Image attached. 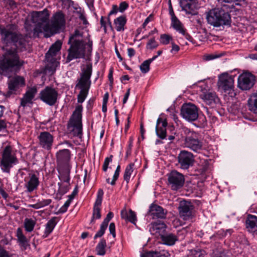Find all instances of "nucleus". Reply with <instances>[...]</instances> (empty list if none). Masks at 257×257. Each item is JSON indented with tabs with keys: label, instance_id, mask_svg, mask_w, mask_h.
Returning <instances> with one entry per match:
<instances>
[{
	"label": "nucleus",
	"instance_id": "nucleus-41",
	"mask_svg": "<svg viewBox=\"0 0 257 257\" xmlns=\"http://www.w3.org/2000/svg\"><path fill=\"white\" fill-rule=\"evenodd\" d=\"M225 54V52H215L212 54L204 55L203 59L205 61H209L224 56Z\"/></svg>",
	"mask_w": 257,
	"mask_h": 257
},
{
	"label": "nucleus",
	"instance_id": "nucleus-36",
	"mask_svg": "<svg viewBox=\"0 0 257 257\" xmlns=\"http://www.w3.org/2000/svg\"><path fill=\"white\" fill-rule=\"evenodd\" d=\"M157 58V56H154L152 58L149 59L144 61L140 66V68L141 72L145 74L148 72L150 70V64Z\"/></svg>",
	"mask_w": 257,
	"mask_h": 257
},
{
	"label": "nucleus",
	"instance_id": "nucleus-59",
	"mask_svg": "<svg viewBox=\"0 0 257 257\" xmlns=\"http://www.w3.org/2000/svg\"><path fill=\"white\" fill-rule=\"evenodd\" d=\"M58 185L60 186L58 192L62 195L65 194L69 190V188L67 186L64 187H60V183H58Z\"/></svg>",
	"mask_w": 257,
	"mask_h": 257
},
{
	"label": "nucleus",
	"instance_id": "nucleus-34",
	"mask_svg": "<svg viewBox=\"0 0 257 257\" xmlns=\"http://www.w3.org/2000/svg\"><path fill=\"white\" fill-rule=\"evenodd\" d=\"M81 70L82 73L80 75V77L86 79H90L92 72V64L91 63H87L85 67L82 68Z\"/></svg>",
	"mask_w": 257,
	"mask_h": 257
},
{
	"label": "nucleus",
	"instance_id": "nucleus-55",
	"mask_svg": "<svg viewBox=\"0 0 257 257\" xmlns=\"http://www.w3.org/2000/svg\"><path fill=\"white\" fill-rule=\"evenodd\" d=\"M204 251L200 249L194 250L192 251V254L194 257H203Z\"/></svg>",
	"mask_w": 257,
	"mask_h": 257
},
{
	"label": "nucleus",
	"instance_id": "nucleus-42",
	"mask_svg": "<svg viewBox=\"0 0 257 257\" xmlns=\"http://www.w3.org/2000/svg\"><path fill=\"white\" fill-rule=\"evenodd\" d=\"M36 224V221L32 219L26 218L24 221L25 230L29 232L32 231Z\"/></svg>",
	"mask_w": 257,
	"mask_h": 257
},
{
	"label": "nucleus",
	"instance_id": "nucleus-8",
	"mask_svg": "<svg viewBox=\"0 0 257 257\" xmlns=\"http://www.w3.org/2000/svg\"><path fill=\"white\" fill-rule=\"evenodd\" d=\"M0 34L2 40L6 43H18L20 36L17 33V26L9 25L6 27H0Z\"/></svg>",
	"mask_w": 257,
	"mask_h": 257
},
{
	"label": "nucleus",
	"instance_id": "nucleus-3",
	"mask_svg": "<svg viewBox=\"0 0 257 257\" xmlns=\"http://www.w3.org/2000/svg\"><path fill=\"white\" fill-rule=\"evenodd\" d=\"M206 19L208 24L216 27L229 25L231 22L229 13L221 8H215L208 12Z\"/></svg>",
	"mask_w": 257,
	"mask_h": 257
},
{
	"label": "nucleus",
	"instance_id": "nucleus-53",
	"mask_svg": "<svg viewBox=\"0 0 257 257\" xmlns=\"http://www.w3.org/2000/svg\"><path fill=\"white\" fill-rule=\"evenodd\" d=\"M100 24L101 27L103 28L105 32L106 31L107 27H110L108 25V20H107V18H105L103 16H102L100 19Z\"/></svg>",
	"mask_w": 257,
	"mask_h": 257
},
{
	"label": "nucleus",
	"instance_id": "nucleus-14",
	"mask_svg": "<svg viewBox=\"0 0 257 257\" xmlns=\"http://www.w3.org/2000/svg\"><path fill=\"white\" fill-rule=\"evenodd\" d=\"M185 145L196 152H200L202 148V143L199 140L197 134L194 132L189 133L186 137Z\"/></svg>",
	"mask_w": 257,
	"mask_h": 257
},
{
	"label": "nucleus",
	"instance_id": "nucleus-38",
	"mask_svg": "<svg viewBox=\"0 0 257 257\" xmlns=\"http://www.w3.org/2000/svg\"><path fill=\"white\" fill-rule=\"evenodd\" d=\"M248 109L254 113L257 114V96L253 95L248 100Z\"/></svg>",
	"mask_w": 257,
	"mask_h": 257
},
{
	"label": "nucleus",
	"instance_id": "nucleus-11",
	"mask_svg": "<svg viewBox=\"0 0 257 257\" xmlns=\"http://www.w3.org/2000/svg\"><path fill=\"white\" fill-rule=\"evenodd\" d=\"M40 99L50 106H53L56 103L58 93L54 88L47 86L40 93Z\"/></svg>",
	"mask_w": 257,
	"mask_h": 257
},
{
	"label": "nucleus",
	"instance_id": "nucleus-44",
	"mask_svg": "<svg viewBox=\"0 0 257 257\" xmlns=\"http://www.w3.org/2000/svg\"><path fill=\"white\" fill-rule=\"evenodd\" d=\"M65 168L66 169V170L61 174L60 176H59V178L63 181L66 182L67 183H69V181L70 180V177L69 175L70 169L69 167Z\"/></svg>",
	"mask_w": 257,
	"mask_h": 257
},
{
	"label": "nucleus",
	"instance_id": "nucleus-5",
	"mask_svg": "<svg viewBox=\"0 0 257 257\" xmlns=\"http://www.w3.org/2000/svg\"><path fill=\"white\" fill-rule=\"evenodd\" d=\"M82 106L76 107L67 124V128L73 137L81 138L82 135Z\"/></svg>",
	"mask_w": 257,
	"mask_h": 257
},
{
	"label": "nucleus",
	"instance_id": "nucleus-20",
	"mask_svg": "<svg viewBox=\"0 0 257 257\" xmlns=\"http://www.w3.org/2000/svg\"><path fill=\"white\" fill-rule=\"evenodd\" d=\"M71 158V152L68 149L60 150L56 153L57 163L59 168H68Z\"/></svg>",
	"mask_w": 257,
	"mask_h": 257
},
{
	"label": "nucleus",
	"instance_id": "nucleus-7",
	"mask_svg": "<svg viewBox=\"0 0 257 257\" xmlns=\"http://www.w3.org/2000/svg\"><path fill=\"white\" fill-rule=\"evenodd\" d=\"M70 48H91L92 41L89 38L82 40V33L79 30H76L74 33L69 39Z\"/></svg>",
	"mask_w": 257,
	"mask_h": 257
},
{
	"label": "nucleus",
	"instance_id": "nucleus-4",
	"mask_svg": "<svg viewBox=\"0 0 257 257\" xmlns=\"http://www.w3.org/2000/svg\"><path fill=\"white\" fill-rule=\"evenodd\" d=\"M0 167L2 171L10 174L11 169L19 163V160L13 148L10 145L6 146L1 152Z\"/></svg>",
	"mask_w": 257,
	"mask_h": 257
},
{
	"label": "nucleus",
	"instance_id": "nucleus-15",
	"mask_svg": "<svg viewBox=\"0 0 257 257\" xmlns=\"http://www.w3.org/2000/svg\"><path fill=\"white\" fill-rule=\"evenodd\" d=\"M255 77L250 73H243L238 78V87L243 90L250 89L254 84Z\"/></svg>",
	"mask_w": 257,
	"mask_h": 257
},
{
	"label": "nucleus",
	"instance_id": "nucleus-54",
	"mask_svg": "<svg viewBox=\"0 0 257 257\" xmlns=\"http://www.w3.org/2000/svg\"><path fill=\"white\" fill-rule=\"evenodd\" d=\"M92 216L96 219H100L101 216L100 208L93 207Z\"/></svg>",
	"mask_w": 257,
	"mask_h": 257
},
{
	"label": "nucleus",
	"instance_id": "nucleus-31",
	"mask_svg": "<svg viewBox=\"0 0 257 257\" xmlns=\"http://www.w3.org/2000/svg\"><path fill=\"white\" fill-rule=\"evenodd\" d=\"M57 217H53L46 223L44 231L45 237L48 236L52 232L57 224Z\"/></svg>",
	"mask_w": 257,
	"mask_h": 257
},
{
	"label": "nucleus",
	"instance_id": "nucleus-58",
	"mask_svg": "<svg viewBox=\"0 0 257 257\" xmlns=\"http://www.w3.org/2000/svg\"><path fill=\"white\" fill-rule=\"evenodd\" d=\"M128 7L127 3L125 2H121L119 6V11L121 12L124 11Z\"/></svg>",
	"mask_w": 257,
	"mask_h": 257
},
{
	"label": "nucleus",
	"instance_id": "nucleus-17",
	"mask_svg": "<svg viewBox=\"0 0 257 257\" xmlns=\"http://www.w3.org/2000/svg\"><path fill=\"white\" fill-rule=\"evenodd\" d=\"M39 145L44 150L49 151L52 149L54 137L48 132H42L38 136Z\"/></svg>",
	"mask_w": 257,
	"mask_h": 257
},
{
	"label": "nucleus",
	"instance_id": "nucleus-64",
	"mask_svg": "<svg viewBox=\"0 0 257 257\" xmlns=\"http://www.w3.org/2000/svg\"><path fill=\"white\" fill-rule=\"evenodd\" d=\"M0 257H10L7 251L4 249H0Z\"/></svg>",
	"mask_w": 257,
	"mask_h": 257
},
{
	"label": "nucleus",
	"instance_id": "nucleus-39",
	"mask_svg": "<svg viewBox=\"0 0 257 257\" xmlns=\"http://www.w3.org/2000/svg\"><path fill=\"white\" fill-rule=\"evenodd\" d=\"M51 202L52 200L50 199H43L42 200H38L36 204L30 205L29 207L35 209H38L49 205L51 203Z\"/></svg>",
	"mask_w": 257,
	"mask_h": 257
},
{
	"label": "nucleus",
	"instance_id": "nucleus-48",
	"mask_svg": "<svg viewBox=\"0 0 257 257\" xmlns=\"http://www.w3.org/2000/svg\"><path fill=\"white\" fill-rule=\"evenodd\" d=\"M118 8L117 6L113 5L112 6V9L111 10V11L109 12L108 16L107 18V20H108V25L110 26V27H111V23L110 20V16L112 15L116 14L118 12Z\"/></svg>",
	"mask_w": 257,
	"mask_h": 257
},
{
	"label": "nucleus",
	"instance_id": "nucleus-21",
	"mask_svg": "<svg viewBox=\"0 0 257 257\" xmlns=\"http://www.w3.org/2000/svg\"><path fill=\"white\" fill-rule=\"evenodd\" d=\"M167 213V210L158 205L153 203L150 206L148 214L153 218L165 219Z\"/></svg>",
	"mask_w": 257,
	"mask_h": 257
},
{
	"label": "nucleus",
	"instance_id": "nucleus-43",
	"mask_svg": "<svg viewBox=\"0 0 257 257\" xmlns=\"http://www.w3.org/2000/svg\"><path fill=\"white\" fill-rule=\"evenodd\" d=\"M153 228L154 230L160 231L164 230L166 228V225L162 221H157L153 223Z\"/></svg>",
	"mask_w": 257,
	"mask_h": 257
},
{
	"label": "nucleus",
	"instance_id": "nucleus-29",
	"mask_svg": "<svg viewBox=\"0 0 257 257\" xmlns=\"http://www.w3.org/2000/svg\"><path fill=\"white\" fill-rule=\"evenodd\" d=\"M246 227L250 232L257 231V216L248 215L246 220Z\"/></svg>",
	"mask_w": 257,
	"mask_h": 257
},
{
	"label": "nucleus",
	"instance_id": "nucleus-47",
	"mask_svg": "<svg viewBox=\"0 0 257 257\" xmlns=\"http://www.w3.org/2000/svg\"><path fill=\"white\" fill-rule=\"evenodd\" d=\"M120 171V165H118L113 176L112 180L110 182V184L111 185H114L115 184V182L118 179L119 177Z\"/></svg>",
	"mask_w": 257,
	"mask_h": 257
},
{
	"label": "nucleus",
	"instance_id": "nucleus-37",
	"mask_svg": "<svg viewBox=\"0 0 257 257\" xmlns=\"http://www.w3.org/2000/svg\"><path fill=\"white\" fill-rule=\"evenodd\" d=\"M106 247V242L104 238H101L96 247L97 254L99 255H104L105 253V247Z\"/></svg>",
	"mask_w": 257,
	"mask_h": 257
},
{
	"label": "nucleus",
	"instance_id": "nucleus-57",
	"mask_svg": "<svg viewBox=\"0 0 257 257\" xmlns=\"http://www.w3.org/2000/svg\"><path fill=\"white\" fill-rule=\"evenodd\" d=\"M147 45L149 48H156L158 46V44L153 38L149 40L147 43Z\"/></svg>",
	"mask_w": 257,
	"mask_h": 257
},
{
	"label": "nucleus",
	"instance_id": "nucleus-22",
	"mask_svg": "<svg viewBox=\"0 0 257 257\" xmlns=\"http://www.w3.org/2000/svg\"><path fill=\"white\" fill-rule=\"evenodd\" d=\"M168 125L167 119L163 117H159L157 120L156 126V133L157 136L161 139H164L166 137V127Z\"/></svg>",
	"mask_w": 257,
	"mask_h": 257
},
{
	"label": "nucleus",
	"instance_id": "nucleus-61",
	"mask_svg": "<svg viewBox=\"0 0 257 257\" xmlns=\"http://www.w3.org/2000/svg\"><path fill=\"white\" fill-rule=\"evenodd\" d=\"M211 257H228L224 252H214Z\"/></svg>",
	"mask_w": 257,
	"mask_h": 257
},
{
	"label": "nucleus",
	"instance_id": "nucleus-1",
	"mask_svg": "<svg viewBox=\"0 0 257 257\" xmlns=\"http://www.w3.org/2000/svg\"><path fill=\"white\" fill-rule=\"evenodd\" d=\"M49 19V14L46 9L32 14V21L35 24L33 29L34 36H39L40 33H43L45 37H50L59 33L65 26V16L61 12L53 16L50 23Z\"/></svg>",
	"mask_w": 257,
	"mask_h": 257
},
{
	"label": "nucleus",
	"instance_id": "nucleus-12",
	"mask_svg": "<svg viewBox=\"0 0 257 257\" xmlns=\"http://www.w3.org/2000/svg\"><path fill=\"white\" fill-rule=\"evenodd\" d=\"M181 115L189 121H195L198 117V108L191 103H185L181 107Z\"/></svg>",
	"mask_w": 257,
	"mask_h": 257
},
{
	"label": "nucleus",
	"instance_id": "nucleus-26",
	"mask_svg": "<svg viewBox=\"0 0 257 257\" xmlns=\"http://www.w3.org/2000/svg\"><path fill=\"white\" fill-rule=\"evenodd\" d=\"M37 92L36 87H33L29 89L24 94L23 97L21 100V105L25 107L28 103H32L33 99Z\"/></svg>",
	"mask_w": 257,
	"mask_h": 257
},
{
	"label": "nucleus",
	"instance_id": "nucleus-30",
	"mask_svg": "<svg viewBox=\"0 0 257 257\" xmlns=\"http://www.w3.org/2000/svg\"><path fill=\"white\" fill-rule=\"evenodd\" d=\"M17 237L20 245L23 247L24 249H26L30 245L26 237L23 234L22 229L20 227L17 230Z\"/></svg>",
	"mask_w": 257,
	"mask_h": 257
},
{
	"label": "nucleus",
	"instance_id": "nucleus-13",
	"mask_svg": "<svg viewBox=\"0 0 257 257\" xmlns=\"http://www.w3.org/2000/svg\"><path fill=\"white\" fill-rule=\"evenodd\" d=\"M178 163L180 168L187 170L194 165L195 162L193 154L187 151H181L177 157Z\"/></svg>",
	"mask_w": 257,
	"mask_h": 257
},
{
	"label": "nucleus",
	"instance_id": "nucleus-40",
	"mask_svg": "<svg viewBox=\"0 0 257 257\" xmlns=\"http://www.w3.org/2000/svg\"><path fill=\"white\" fill-rule=\"evenodd\" d=\"M134 163H132L127 165L125 168L123 174V179L126 182V183H128L130 181L131 176L134 171Z\"/></svg>",
	"mask_w": 257,
	"mask_h": 257
},
{
	"label": "nucleus",
	"instance_id": "nucleus-50",
	"mask_svg": "<svg viewBox=\"0 0 257 257\" xmlns=\"http://www.w3.org/2000/svg\"><path fill=\"white\" fill-rule=\"evenodd\" d=\"M71 200L69 199L65 202L63 206H62L58 210V213H64L66 212L67 210L68 207L69 206Z\"/></svg>",
	"mask_w": 257,
	"mask_h": 257
},
{
	"label": "nucleus",
	"instance_id": "nucleus-63",
	"mask_svg": "<svg viewBox=\"0 0 257 257\" xmlns=\"http://www.w3.org/2000/svg\"><path fill=\"white\" fill-rule=\"evenodd\" d=\"M156 253L155 252H148L142 254L141 257H157L156 256Z\"/></svg>",
	"mask_w": 257,
	"mask_h": 257
},
{
	"label": "nucleus",
	"instance_id": "nucleus-19",
	"mask_svg": "<svg viewBox=\"0 0 257 257\" xmlns=\"http://www.w3.org/2000/svg\"><path fill=\"white\" fill-rule=\"evenodd\" d=\"M186 233V229L183 228L178 231L177 235L173 233H169L161 235L160 238L163 244L169 246H172L179 240V237L180 235H182V238H183Z\"/></svg>",
	"mask_w": 257,
	"mask_h": 257
},
{
	"label": "nucleus",
	"instance_id": "nucleus-16",
	"mask_svg": "<svg viewBox=\"0 0 257 257\" xmlns=\"http://www.w3.org/2000/svg\"><path fill=\"white\" fill-rule=\"evenodd\" d=\"M194 206L190 201H183L180 202L178 207L179 215L184 220L191 219L193 217Z\"/></svg>",
	"mask_w": 257,
	"mask_h": 257
},
{
	"label": "nucleus",
	"instance_id": "nucleus-52",
	"mask_svg": "<svg viewBox=\"0 0 257 257\" xmlns=\"http://www.w3.org/2000/svg\"><path fill=\"white\" fill-rule=\"evenodd\" d=\"M107 228L100 225V229L96 232L94 236V239H96L98 237H101L105 233V230Z\"/></svg>",
	"mask_w": 257,
	"mask_h": 257
},
{
	"label": "nucleus",
	"instance_id": "nucleus-51",
	"mask_svg": "<svg viewBox=\"0 0 257 257\" xmlns=\"http://www.w3.org/2000/svg\"><path fill=\"white\" fill-rule=\"evenodd\" d=\"M155 253H156V256L157 257H171V254L169 253L168 250H162L159 252L155 251Z\"/></svg>",
	"mask_w": 257,
	"mask_h": 257
},
{
	"label": "nucleus",
	"instance_id": "nucleus-10",
	"mask_svg": "<svg viewBox=\"0 0 257 257\" xmlns=\"http://www.w3.org/2000/svg\"><path fill=\"white\" fill-rule=\"evenodd\" d=\"M217 85L219 89L230 94L234 88V77L226 73L219 75Z\"/></svg>",
	"mask_w": 257,
	"mask_h": 257
},
{
	"label": "nucleus",
	"instance_id": "nucleus-46",
	"mask_svg": "<svg viewBox=\"0 0 257 257\" xmlns=\"http://www.w3.org/2000/svg\"><path fill=\"white\" fill-rule=\"evenodd\" d=\"M88 91H87V90H80V91L79 92V93L77 96L78 102L82 103L83 102H84L88 94Z\"/></svg>",
	"mask_w": 257,
	"mask_h": 257
},
{
	"label": "nucleus",
	"instance_id": "nucleus-56",
	"mask_svg": "<svg viewBox=\"0 0 257 257\" xmlns=\"http://www.w3.org/2000/svg\"><path fill=\"white\" fill-rule=\"evenodd\" d=\"M109 230L110 233L112 235V236L115 238L116 236L115 234V225L114 223L111 222L110 223L109 226Z\"/></svg>",
	"mask_w": 257,
	"mask_h": 257
},
{
	"label": "nucleus",
	"instance_id": "nucleus-32",
	"mask_svg": "<svg viewBox=\"0 0 257 257\" xmlns=\"http://www.w3.org/2000/svg\"><path fill=\"white\" fill-rule=\"evenodd\" d=\"M121 216L122 218L125 219L130 222L135 224L137 220L136 213L132 210L130 209L128 212L126 210H122L121 211Z\"/></svg>",
	"mask_w": 257,
	"mask_h": 257
},
{
	"label": "nucleus",
	"instance_id": "nucleus-62",
	"mask_svg": "<svg viewBox=\"0 0 257 257\" xmlns=\"http://www.w3.org/2000/svg\"><path fill=\"white\" fill-rule=\"evenodd\" d=\"M78 193V189H77V187L76 186L75 189L73 190L72 193H71V194L69 195L68 197V199L70 200H72L74 197H75V196Z\"/></svg>",
	"mask_w": 257,
	"mask_h": 257
},
{
	"label": "nucleus",
	"instance_id": "nucleus-49",
	"mask_svg": "<svg viewBox=\"0 0 257 257\" xmlns=\"http://www.w3.org/2000/svg\"><path fill=\"white\" fill-rule=\"evenodd\" d=\"M113 156L110 155L109 157H106L104 161L102 170L104 172H106L108 169V165L110 162H112Z\"/></svg>",
	"mask_w": 257,
	"mask_h": 257
},
{
	"label": "nucleus",
	"instance_id": "nucleus-25",
	"mask_svg": "<svg viewBox=\"0 0 257 257\" xmlns=\"http://www.w3.org/2000/svg\"><path fill=\"white\" fill-rule=\"evenodd\" d=\"M25 181L26 182L25 187L27 189L26 191L28 193H31L37 189L40 184L39 178L35 174H30L29 180L26 182L25 179Z\"/></svg>",
	"mask_w": 257,
	"mask_h": 257
},
{
	"label": "nucleus",
	"instance_id": "nucleus-27",
	"mask_svg": "<svg viewBox=\"0 0 257 257\" xmlns=\"http://www.w3.org/2000/svg\"><path fill=\"white\" fill-rule=\"evenodd\" d=\"M85 49H68V55L67 57V62L74 59L84 58L86 60L89 59V56H85Z\"/></svg>",
	"mask_w": 257,
	"mask_h": 257
},
{
	"label": "nucleus",
	"instance_id": "nucleus-35",
	"mask_svg": "<svg viewBox=\"0 0 257 257\" xmlns=\"http://www.w3.org/2000/svg\"><path fill=\"white\" fill-rule=\"evenodd\" d=\"M126 23V18L124 16H120L114 20V24L117 31L124 30V26Z\"/></svg>",
	"mask_w": 257,
	"mask_h": 257
},
{
	"label": "nucleus",
	"instance_id": "nucleus-18",
	"mask_svg": "<svg viewBox=\"0 0 257 257\" xmlns=\"http://www.w3.org/2000/svg\"><path fill=\"white\" fill-rule=\"evenodd\" d=\"M25 83V79L23 77L16 76L12 78L8 82L9 90L5 94L6 97H10L20 87L24 86Z\"/></svg>",
	"mask_w": 257,
	"mask_h": 257
},
{
	"label": "nucleus",
	"instance_id": "nucleus-6",
	"mask_svg": "<svg viewBox=\"0 0 257 257\" xmlns=\"http://www.w3.org/2000/svg\"><path fill=\"white\" fill-rule=\"evenodd\" d=\"M60 49H49L45 55L46 65L45 67L46 71L53 74L57 67L59 65V60L60 59Z\"/></svg>",
	"mask_w": 257,
	"mask_h": 257
},
{
	"label": "nucleus",
	"instance_id": "nucleus-2",
	"mask_svg": "<svg viewBox=\"0 0 257 257\" xmlns=\"http://www.w3.org/2000/svg\"><path fill=\"white\" fill-rule=\"evenodd\" d=\"M17 49H8L3 55V59L0 60V73L12 72L19 69L24 62L20 59Z\"/></svg>",
	"mask_w": 257,
	"mask_h": 257
},
{
	"label": "nucleus",
	"instance_id": "nucleus-45",
	"mask_svg": "<svg viewBox=\"0 0 257 257\" xmlns=\"http://www.w3.org/2000/svg\"><path fill=\"white\" fill-rule=\"evenodd\" d=\"M172 38L167 34H162L160 36V43L164 45H167L172 41Z\"/></svg>",
	"mask_w": 257,
	"mask_h": 257
},
{
	"label": "nucleus",
	"instance_id": "nucleus-33",
	"mask_svg": "<svg viewBox=\"0 0 257 257\" xmlns=\"http://www.w3.org/2000/svg\"><path fill=\"white\" fill-rule=\"evenodd\" d=\"M78 81V82L76 85V87H78L81 90H87V91H89L91 84L90 79H86L80 77Z\"/></svg>",
	"mask_w": 257,
	"mask_h": 257
},
{
	"label": "nucleus",
	"instance_id": "nucleus-23",
	"mask_svg": "<svg viewBox=\"0 0 257 257\" xmlns=\"http://www.w3.org/2000/svg\"><path fill=\"white\" fill-rule=\"evenodd\" d=\"M202 98L206 104L211 108L215 107L220 103V99L214 92H206L202 95Z\"/></svg>",
	"mask_w": 257,
	"mask_h": 257
},
{
	"label": "nucleus",
	"instance_id": "nucleus-24",
	"mask_svg": "<svg viewBox=\"0 0 257 257\" xmlns=\"http://www.w3.org/2000/svg\"><path fill=\"white\" fill-rule=\"evenodd\" d=\"M180 6L182 11L187 14L193 15L197 9L196 0H180Z\"/></svg>",
	"mask_w": 257,
	"mask_h": 257
},
{
	"label": "nucleus",
	"instance_id": "nucleus-28",
	"mask_svg": "<svg viewBox=\"0 0 257 257\" xmlns=\"http://www.w3.org/2000/svg\"><path fill=\"white\" fill-rule=\"evenodd\" d=\"M171 26L175 30L184 36L186 39L189 40L191 39L190 36L186 33V30L178 18L171 20Z\"/></svg>",
	"mask_w": 257,
	"mask_h": 257
},
{
	"label": "nucleus",
	"instance_id": "nucleus-60",
	"mask_svg": "<svg viewBox=\"0 0 257 257\" xmlns=\"http://www.w3.org/2000/svg\"><path fill=\"white\" fill-rule=\"evenodd\" d=\"M62 42L60 40H58L52 44L50 48H61L62 47Z\"/></svg>",
	"mask_w": 257,
	"mask_h": 257
},
{
	"label": "nucleus",
	"instance_id": "nucleus-9",
	"mask_svg": "<svg viewBox=\"0 0 257 257\" xmlns=\"http://www.w3.org/2000/svg\"><path fill=\"white\" fill-rule=\"evenodd\" d=\"M167 176L168 184L172 190L177 191L183 186L185 178L182 174L174 170L169 173Z\"/></svg>",
	"mask_w": 257,
	"mask_h": 257
}]
</instances>
